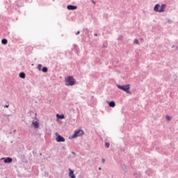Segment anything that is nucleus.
Returning a JSON list of instances; mask_svg holds the SVG:
<instances>
[{"label":"nucleus","instance_id":"17","mask_svg":"<svg viewBox=\"0 0 178 178\" xmlns=\"http://www.w3.org/2000/svg\"><path fill=\"white\" fill-rule=\"evenodd\" d=\"M19 77L20 79H26V73L24 72H21L19 74Z\"/></svg>","mask_w":178,"mask_h":178},{"label":"nucleus","instance_id":"28","mask_svg":"<svg viewBox=\"0 0 178 178\" xmlns=\"http://www.w3.org/2000/svg\"><path fill=\"white\" fill-rule=\"evenodd\" d=\"M48 176H49V174L48 173V172L44 171V177H48Z\"/></svg>","mask_w":178,"mask_h":178},{"label":"nucleus","instance_id":"1","mask_svg":"<svg viewBox=\"0 0 178 178\" xmlns=\"http://www.w3.org/2000/svg\"><path fill=\"white\" fill-rule=\"evenodd\" d=\"M84 136V131L81 129H76L74 131V134L69 136V140H73L77 138V137H81Z\"/></svg>","mask_w":178,"mask_h":178},{"label":"nucleus","instance_id":"38","mask_svg":"<svg viewBox=\"0 0 178 178\" xmlns=\"http://www.w3.org/2000/svg\"><path fill=\"white\" fill-rule=\"evenodd\" d=\"M176 46L175 45V44H173L172 47H171V48H175Z\"/></svg>","mask_w":178,"mask_h":178},{"label":"nucleus","instance_id":"11","mask_svg":"<svg viewBox=\"0 0 178 178\" xmlns=\"http://www.w3.org/2000/svg\"><path fill=\"white\" fill-rule=\"evenodd\" d=\"M68 176L70 178H76V175H74V170H72V168H69Z\"/></svg>","mask_w":178,"mask_h":178},{"label":"nucleus","instance_id":"45","mask_svg":"<svg viewBox=\"0 0 178 178\" xmlns=\"http://www.w3.org/2000/svg\"><path fill=\"white\" fill-rule=\"evenodd\" d=\"M6 116H10V115H6Z\"/></svg>","mask_w":178,"mask_h":178},{"label":"nucleus","instance_id":"43","mask_svg":"<svg viewBox=\"0 0 178 178\" xmlns=\"http://www.w3.org/2000/svg\"><path fill=\"white\" fill-rule=\"evenodd\" d=\"M40 156H42V153H40Z\"/></svg>","mask_w":178,"mask_h":178},{"label":"nucleus","instance_id":"10","mask_svg":"<svg viewBox=\"0 0 178 178\" xmlns=\"http://www.w3.org/2000/svg\"><path fill=\"white\" fill-rule=\"evenodd\" d=\"M65 118L66 117L65 116V114H59V113L56 114L57 122H59V120H63V119H65Z\"/></svg>","mask_w":178,"mask_h":178},{"label":"nucleus","instance_id":"32","mask_svg":"<svg viewBox=\"0 0 178 178\" xmlns=\"http://www.w3.org/2000/svg\"><path fill=\"white\" fill-rule=\"evenodd\" d=\"M29 113L30 115H31V113H34V111H29Z\"/></svg>","mask_w":178,"mask_h":178},{"label":"nucleus","instance_id":"21","mask_svg":"<svg viewBox=\"0 0 178 178\" xmlns=\"http://www.w3.org/2000/svg\"><path fill=\"white\" fill-rule=\"evenodd\" d=\"M119 149H120V152H125L126 147H123L122 146H120Z\"/></svg>","mask_w":178,"mask_h":178},{"label":"nucleus","instance_id":"15","mask_svg":"<svg viewBox=\"0 0 178 178\" xmlns=\"http://www.w3.org/2000/svg\"><path fill=\"white\" fill-rule=\"evenodd\" d=\"M165 9H166V4L165 3H162L160 6V13H162L165 12Z\"/></svg>","mask_w":178,"mask_h":178},{"label":"nucleus","instance_id":"23","mask_svg":"<svg viewBox=\"0 0 178 178\" xmlns=\"http://www.w3.org/2000/svg\"><path fill=\"white\" fill-rule=\"evenodd\" d=\"M104 145L106 148H109L111 147V143L109 142H105Z\"/></svg>","mask_w":178,"mask_h":178},{"label":"nucleus","instance_id":"25","mask_svg":"<svg viewBox=\"0 0 178 178\" xmlns=\"http://www.w3.org/2000/svg\"><path fill=\"white\" fill-rule=\"evenodd\" d=\"M118 41H123V35H120L118 38Z\"/></svg>","mask_w":178,"mask_h":178},{"label":"nucleus","instance_id":"7","mask_svg":"<svg viewBox=\"0 0 178 178\" xmlns=\"http://www.w3.org/2000/svg\"><path fill=\"white\" fill-rule=\"evenodd\" d=\"M1 161H3L5 163H12L13 162V159H12V157H2Z\"/></svg>","mask_w":178,"mask_h":178},{"label":"nucleus","instance_id":"29","mask_svg":"<svg viewBox=\"0 0 178 178\" xmlns=\"http://www.w3.org/2000/svg\"><path fill=\"white\" fill-rule=\"evenodd\" d=\"M173 79H174L175 81H176V79H177V75L174 74L173 75Z\"/></svg>","mask_w":178,"mask_h":178},{"label":"nucleus","instance_id":"8","mask_svg":"<svg viewBox=\"0 0 178 178\" xmlns=\"http://www.w3.org/2000/svg\"><path fill=\"white\" fill-rule=\"evenodd\" d=\"M72 47H72L73 51H74L76 55H79V54H80V47H79V45L74 44Z\"/></svg>","mask_w":178,"mask_h":178},{"label":"nucleus","instance_id":"40","mask_svg":"<svg viewBox=\"0 0 178 178\" xmlns=\"http://www.w3.org/2000/svg\"><path fill=\"white\" fill-rule=\"evenodd\" d=\"M13 133H14V134L16 133V129L13 130Z\"/></svg>","mask_w":178,"mask_h":178},{"label":"nucleus","instance_id":"24","mask_svg":"<svg viewBox=\"0 0 178 178\" xmlns=\"http://www.w3.org/2000/svg\"><path fill=\"white\" fill-rule=\"evenodd\" d=\"M152 171L151 170H147L145 171V174L147 175V176H151Z\"/></svg>","mask_w":178,"mask_h":178},{"label":"nucleus","instance_id":"46","mask_svg":"<svg viewBox=\"0 0 178 178\" xmlns=\"http://www.w3.org/2000/svg\"><path fill=\"white\" fill-rule=\"evenodd\" d=\"M136 178H140V177H136Z\"/></svg>","mask_w":178,"mask_h":178},{"label":"nucleus","instance_id":"34","mask_svg":"<svg viewBox=\"0 0 178 178\" xmlns=\"http://www.w3.org/2000/svg\"><path fill=\"white\" fill-rule=\"evenodd\" d=\"M71 154H72V155L76 156V152H72Z\"/></svg>","mask_w":178,"mask_h":178},{"label":"nucleus","instance_id":"18","mask_svg":"<svg viewBox=\"0 0 178 178\" xmlns=\"http://www.w3.org/2000/svg\"><path fill=\"white\" fill-rule=\"evenodd\" d=\"M22 161L23 163H28L29 161H27V159H26V156L23 155L22 156Z\"/></svg>","mask_w":178,"mask_h":178},{"label":"nucleus","instance_id":"16","mask_svg":"<svg viewBox=\"0 0 178 178\" xmlns=\"http://www.w3.org/2000/svg\"><path fill=\"white\" fill-rule=\"evenodd\" d=\"M121 168L122 169L124 174L127 173V165L125 164L121 165Z\"/></svg>","mask_w":178,"mask_h":178},{"label":"nucleus","instance_id":"19","mask_svg":"<svg viewBox=\"0 0 178 178\" xmlns=\"http://www.w3.org/2000/svg\"><path fill=\"white\" fill-rule=\"evenodd\" d=\"M1 44H2L3 45H6V44H8V39H6V38H3V39L1 40Z\"/></svg>","mask_w":178,"mask_h":178},{"label":"nucleus","instance_id":"39","mask_svg":"<svg viewBox=\"0 0 178 178\" xmlns=\"http://www.w3.org/2000/svg\"><path fill=\"white\" fill-rule=\"evenodd\" d=\"M63 149H66V147L65 146L62 147Z\"/></svg>","mask_w":178,"mask_h":178},{"label":"nucleus","instance_id":"36","mask_svg":"<svg viewBox=\"0 0 178 178\" xmlns=\"http://www.w3.org/2000/svg\"><path fill=\"white\" fill-rule=\"evenodd\" d=\"M103 48H107V46L105 44H103Z\"/></svg>","mask_w":178,"mask_h":178},{"label":"nucleus","instance_id":"22","mask_svg":"<svg viewBox=\"0 0 178 178\" xmlns=\"http://www.w3.org/2000/svg\"><path fill=\"white\" fill-rule=\"evenodd\" d=\"M134 44H136V45H140V41L138 40V39H134Z\"/></svg>","mask_w":178,"mask_h":178},{"label":"nucleus","instance_id":"20","mask_svg":"<svg viewBox=\"0 0 178 178\" xmlns=\"http://www.w3.org/2000/svg\"><path fill=\"white\" fill-rule=\"evenodd\" d=\"M165 119L168 122H170L172 120V117L169 115H165Z\"/></svg>","mask_w":178,"mask_h":178},{"label":"nucleus","instance_id":"12","mask_svg":"<svg viewBox=\"0 0 178 178\" xmlns=\"http://www.w3.org/2000/svg\"><path fill=\"white\" fill-rule=\"evenodd\" d=\"M67 9L68 10H76V9H77V6L70 4L67 6Z\"/></svg>","mask_w":178,"mask_h":178},{"label":"nucleus","instance_id":"31","mask_svg":"<svg viewBox=\"0 0 178 178\" xmlns=\"http://www.w3.org/2000/svg\"><path fill=\"white\" fill-rule=\"evenodd\" d=\"M76 35H79L80 34V31H78L76 33H75Z\"/></svg>","mask_w":178,"mask_h":178},{"label":"nucleus","instance_id":"6","mask_svg":"<svg viewBox=\"0 0 178 178\" xmlns=\"http://www.w3.org/2000/svg\"><path fill=\"white\" fill-rule=\"evenodd\" d=\"M37 69L39 72H42V73H48V67H42V64H38Z\"/></svg>","mask_w":178,"mask_h":178},{"label":"nucleus","instance_id":"33","mask_svg":"<svg viewBox=\"0 0 178 178\" xmlns=\"http://www.w3.org/2000/svg\"><path fill=\"white\" fill-rule=\"evenodd\" d=\"M102 163H105V159H102Z\"/></svg>","mask_w":178,"mask_h":178},{"label":"nucleus","instance_id":"5","mask_svg":"<svg viewBox=\"0 0 178 178\" xmlns=\"http://www.w3.org/2000/svg\"><path fill=\"white\" fill-rule=\"evenodd\" d=\"M56 136V141L57 143H65V141H66V139L62 136L60 134H59V133L56 132L55 134Z\"/></svg>","mask_w":178,"mask_h":178},{"label":"nucleus","instance_id":"14","mask_svg":"<svg viewBox=\"0 0 178 178\" xmlns=\"http://www.w3.org/2000/svg\"><path fill=\"white\" fill-rule=\"evenodd\" d=\"M14 5L15 6L16 10H17L19 9V8H22V6H24L23 3L19 4L17 1H15V4Z\"/></svg>","mask_w":178,"mask_h":178},{"label":"nucleus","instance_id":"42","mask_svg":"<svg viewBox=\"0 0 178 178\" xmlns=\"http://www.w3.org/2000/svg\"><path fill=\"white\" fill-rule=\"evenodd\" d=\"M102 168L101 167H99V170H102Z\"/></svg>","mask_w":178,"mask_h":178},{"label":"nucleus","instance_id":"3","mask_svg":"<svg viewBox=\"0 0 178 178\" xmlns=\"http://www.w3.org/2000/svg\"><path fill=\"white\" fill-rule=\"evenodd\" d=\"M65 86H74V84H76V79H74V77H73V76H67V77H65Z\"/></svg>","mask_w":178,"mask_h":178},{"label":"nucleus","instance_id":"41","mask_svg":"<svg viewBox=\"0 0 178 178\" xmlns=\"http://www.w3.org/2000/svg\"><path fill=\"white\" fill-rule=\"evenodd\" d=\"M175 49L178 51V46L176 47Z\"/></svg>","mask_w":178,"mask_h":178},{"label":"nucleus","instance_id":"9","mask_svg":"<svg viewBox=\"0 0 178 178\" xmlns=\"http://www.w3.org/2000/svg\"><path fill=\"white\" fill-rule=\"evenodd\" d=\"M106 104H108L109 108H115V106H116V102H115V101L112 100V101H109V100H106Z\"/></svg>","mask_w":178,"mask_h":178},{"label":"nucleus","instance_id":"30","mask_svg":"<svg viewBox=\"0 0 178 178\" xmlns=\"http://www.w3.org/2000/svg\"><path fill=\"white\" fill-rule=\"evenodd\" d=\"M91 2H92V3H93L94 5H95V3H97V2H95V1H94V0H91Z\"/></svg>","mask_w":178,"mask_h":178},{"label":"nucleus","instance_id":"44","mask_svg":"<svg viewBox=\"0 0 178 178\" xmlns=\"http://www.w3.org/2000/svg\"><path fill=\"white\" fill-rule=\"evenodd\" d=\"M19 13H21L20 10H18Z\"/></svg>","mask_w":178,"mask_h":178},{"label":"nucleus","instance_id":"35","mask_svg":"<svg viewBox=\"0 0 178 178\" xmlns=\"http://www.w3.org/2000/svg\"><path fill=\"white\" fill-rule=\"evenodd\" d=\"M94 35L95 37H98V33H95Z\"/></svg>","mask_w":178,"mask_h":178},{"label":"nucleus","instance_id":"37","mask_svg":"<svg viewBox=\"0 0 178 178\" xmlns=\"http://www.w3.org/2000/svg\"><path fill=\"white\" fill-rule=\"evenodd\" d=\"M171 22H172V21H170V19L168 20V23H171Z\"/></svg>","mask_w":178,"mask_h":178},{"label":"nucleus","instance_id":"13","mask_svg":"<svg viewBox=\"0 0 178 178\" xmlns=\"http://www.w3.org/2000/svg\"><path fill=\"white\" fill-rule=\"evenodd\" d=\"M160 8H161V4L156 3L154 7V12H158L159 13H160Z\"/></svg>","mask_w":178,"mask_h":178},{"label":"nucleus","instance_id":"4","mask_svg":"<svg viewBox=\"0 0 178 178\" xmlns=\"http://www.w3.org/2000/svg\"><path fill=\"white\" fill-rule=\"evenodd\" d=\"M35 116L34 119L35 120V121H34V120L32 121L31 127H32L35 130H37V129H40V120H38V118H37V113H35Z\"/></svg>","mask_w":178,"mask_h":178},{"label":"nucleus","instance_id":"27","mask_svg":"<svg viewBox=\"0 0 178 178\" xmlns=\"http://www.w3.org/2000/svg\"><path fill=\"white\" fill-rule=\"evenodd\" d=\"M51 133H52V131H51V130H49V131L46 133V134H47V136H51Z\"/></svg>","mask_w":178,"mask_h":178},{"label":"nucleus","instance_id":"26","mask_svg":"<svg viewBox=\"0 0 178 178\" xmlns=\"http://www.w3.org/2000/svg\"><path fill=\"white\" fill-rule=\"evenodd\" d=\"M3 106V108H9V102H7V104H5Z\"/></svg>","mask_w":178,"mask_h":178},{"label":"nucleus","instance_id":"2","mask_svg":"<svg viewBox=\"0 0 178 178\" xmlns=\"http://www.w3.org/2000/svg\"><path fill=\"white\" fill-rule=\"evenodd\" d=\"M117 88L118 90H122V91H124V92H127V94H130L131 95V91H130V84H126V85H120L117 84Z\"/></svg>","mask_w":178,"mask_h":178}]
</instances>
